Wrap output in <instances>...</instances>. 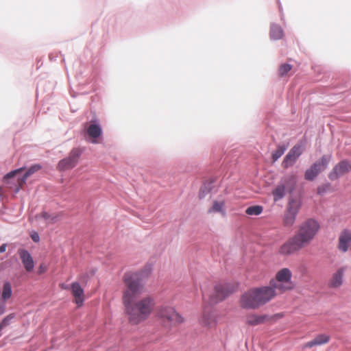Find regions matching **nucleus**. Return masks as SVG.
<instances>
[{
	"label": "nucleus",
	"mask_w": 351,
	"mask_h": 351,
	"mask_svg": "<svg viewBox=\"0 0 351 351\" xmlns=\"http://www.w3.org/2000/svg\"><path fill=\"white\" fill-rule=\"evenodd\" d=\"M148 275L149 271H140L125 273L123 277L125 288L122 302L128 320L132 325L145 321L155 308V300L151 295L135 300L144 291V280Z\"/></svg>",
	"instance_id": "1"
},
{
	"label": "nucleus",
	"mask_w": 351,
	"mask_h": 351,
	"mask_svg": "<svg viewBox=\"0 0 351 351\" xmlns=\"http://www.w3.org/2000/svg\"><path fill=\"white\" fill-rule=\"evenodd\" d=\"M319 229V224L314 219H308L304 221L295 234L297 239L304 247L314 239Z\"/></svg>",
	"instance_id": "2"
},
{
	"label": "nucleus",
	"mask_w": 351,
	"mask_h": 351,
	"mask_svg": "<svg viewBox=\"0 0 351 351\" xmlns=\"http://www.w3.org/2000/svg\"><path fill=\"white\" fill-rule=\"evenodd\" d=\"M237 289V286L231 283H215L208 295V302L211 304H215L222 302Z\"/></svg>",
	"instance_id": "3"
},
{
	"label": "nucleus",
	"mask_w": 351,
	"mask_h": 351,
	"mask_svg": "<svg viewBox=\"0 0 351 351\" xmlns=\"http://www.w3.org/2000/svg\"><path fill=\"white\" fill-rule=\"evenodd\" d=\"M291 277V271L288 268H282L276 273L275 281H271V285L275 291H278L280 293L292 290L295 285Z\"/></svg>",
	"instance_id": "4"
},
{
	"label": "nucleus",
	"mask_w": 351,
	"mask_h": 351,
	"mask_svg": "<svg viewBox=\"0 0 351 351\" xmlns=\"http://www.w3.org/2000/svg\"><path fill=\"white\" fill-rule=\"evenodd\" d=\"M156 317L167 326H176L184 322L183 317L176 312L174 308L169 306L159 307L157 310Z\"/></svg>",
	"instance_id": "5"
},
{
	"label": "nucleus",
	"mask_w": 351,
	"mask_h": 351,
	"mask_svg": "<svg viewBox=\"0 0 351 351\" xmlns=\"http://www.w3.org/2000/svg\"><path fill=\"white\" fill-rule=\"evenodd\" d=\"M331 159V155H324L319 160L315 162L305 171L304 178L306 180L312 181L317 176L324 171L328 166Z\"/></svg>",
	"instance_id": "6"
},
{
	"label": "nucleus",
	"mask_w": 351,
	"mask_h": 351,
	"mask_svg": "<svg viewBox=\"0 0 351 351\" xmlns=\"http://www.w3.org/2000/svg\"><path fill=\"white\" fill-rule=\"evenodd\" d=\"M82 152L79 148L73 149L68 157L60 160L57 169L59 171H66L73 169L77 164Z\"/></svg>",
	"instance_id": "7"
},
{
	"label": "nucleus",
	"mask_w": 351,
	"mask_h": 351,
	"mask_svg": "<svg viewBox=\"0 0 351 351\" xmlns=\"http://www.w3.org/2000/svg\"><path fill=\"white\" fill-rule=\"evenodd\" d=\"M304 246L293 236L285 242L278 249V253L282 256L293 254Z\"/></svg>",
	"instance_id": "8"
},
{
	"label": "nucleus",
	"mask_w": 351,
	"mask_h": 351,
	"mask_svg": "<svg viewBox=\"0 0 351 351\" xmlns=\"http://www.w3.org/2000/svg\"><path fill=\"white\" fill-rule=\"evenodd\" d=\"M259 307L270 301L276 295L272 287H263L252 289Z\"/></svg>",
	"instance_id": "9"
},
{
	"label": "nucleus",
	"mask_w": 351,
	"mask_h": 351,
	"mask_svg": "<svg viewBox=\"0 0 351 351\" xmlns=\"http://www.w3.org/2000/svg\"><path fill=\"white\" fill-rule=\"evenodd\" d=\"M296 178L295 176H289L285 178L282 183L278 184L276 188L272 191V195L275 202L282 199L285 195L286 185L291 184L293 186L295 185Z\"/></svg>",
	"instance_id": "10"
},
{
	"label": "nucleus",
	"mask_w": 351,
	"mask_h": 351,
	"mask_svg": "<svg viewBox=\"0 0 351 351\" xmlns=\"http://www.w3.org/2000/svg\"><path fill=\"white\" fill-rule=\"evenodd\" d=\"M239 305L241 308L245 309H256L259 308L254 291H253L252 289L241 295L239 300Z\"/></svg>",
	"instance_id": "11"
},
{
	"label": "nucleus",
	"mask_w": 351,
	"mask_h": 351,
	"mask_svg": "<svg viewBox=\"0 0 351 351\" xmlns=\"http://www.w3.org/2000/svg\"><path fill=\"white\" fill-rule=\"evenodd\" d=\"M350 171L351 164L347 160H342L333 167L332 171L328 175V178L331 180H335Z\"/></svg>",
	"instance_id": "12"
},
{
	"label": "nucleus",
	"mask_w": 351,
	"mask_h": 351,
	"mask_svg": "<svg viewBox=\"0 0 351 351\" xmlns=\"http://www.w3.org/2000/svg\"><path fill=\"white\" fill-rule=\"evenodd\" d=\"M301 154V146L299 145L293 146L284 158L282 162V167L287 169L288 167L293 166Z\"/></svg>",
	"instance_id": "13"
},
{
	"label": "nucleus",
	"mask_w": 351,
	"mask_h": 351,
	"mask_svg": "<svg viewBox=\"0 0 351 351\" xmlns=\"http://www.w3.org/2000/svg\"><path fill=\"white\" fill-rule=\"evenodd\" d=\"M351 243V230H343L339 237L338 248L342 252H346L348 250Z\"/></svg>",
	"instance_id": "14"
},
{
	"label": "nucleus",
	"mask_w": 351,
	"mask_h": 351,
	"mask_svg": "<svg viewBox=\"0 0 351 351\" xmlns=\"http://www.w3.org/2000/svg\"><path fill=\"white\" fill-rule=\"evenodd\" d=\"M18 254L25 270L30 272L34 267V262L30 254L25 249H19Z\"/></svg>",
	"instance_id": "15"
},
{
	"label": "nucleus",
	"mask_w": 351,
	"mask_h": 351,
	"mask_svg": "<svg viewBox=\"0 0 351 351\" xmlns=\"http://www.w3.org/2000/svg\"><path fill=\"white\" fill-rule=\"evenodd\" d=\"M71 289L75 302L78 306H82L84 300V293L80 283L77 282H73L71 285Z\"/></svg>",
	"instance_id": "16"
},
{
	"label": "nucleus",
	"mask_w": 351,
	"mask_h": 351,
	"mask_svg": "<svg viewBox=\"0 0 351 351\" xmlns=\"http://www.w3.org/2000/svg\"><path fill=\"white\" fill-rule=\"evenodd\" d=\"M330 340V336L325 334L317 335L313 340L306 342L302 346V348H311L314 346H321L327 343Z\"/></svg>",
	"instance_id": "17"
},
{
	"label": "nucleus",
	"mask_w": 351,
	"mask_h": 351,
	"mask_svg": "<svg viewBox=\"0 0 351 351\" xmlns=\"http://www.w3.org/2000/svg\"><path fill=\"white\" fill-rule=\"evenodd\" d=\"M267 320V317L264 315H257L250 313L245 317V323L250 326H256L265 323Z\"/></svg>",
	"instance_id": "18"
},
{
	"label": "nucleus",
	"mask_w": 351,
	"mask_h": 351,
	"mask_svg": "<svg viewBox=\"0 0 351 351\" xmlns=\"http://www.w3.org/2000/svg\"><path fill=\"white\" fill-rule=\"evenodd\" d=\"M36 218L37 220L43 221L46 224H51L60 220L61 216L60 214H49L47 212H42L36 215Z\"/></svg>",
	"instance_id": "19"
},
{
	"label": "nucleus",
	"mask_w": 351,
	"mask_h": 351,
	"mask_svg": "<svg viewBox=\"0 0 351 351\" xmlns=\"http://www.w3.org/2000/svg\"><path fill=\"white\" fill-rule=\"evenodd\" d=\"M199 323L204 326L210 327L215 323V317L210 310H204L199 319Z\"/></svg>",
	"instance_id": "20"
},
{
	"label": "nucleus",
	"mask_w": 351,
	"mask_h": 351,
	"mask_svg": "<svg viewBox=\"0 0 351 351\" xmlns=\"http://www.w3.org/2000/svg\"><path fill=\"white\" fill-rule=\"evenodd\" d=\"M344 271L345 268L341 267L332 275L329 282L330 287L336 288L342 285Z\"/></svg>",
	"instance_id": "21"
},
{
	"label": "nucleus",
	"mask_w": 351,
	"mask_h": 351,
	"mask_svg": "<svg viewBox=\"0 0 351 351\" xmlns=\"http://www.w3.org/2000/svg\"><path fill=\"white\" fill-rule=\"evenodd\" d=\"M226 203L225 201L221 200L217 201L215 200L213 202V205L208 208V213H220L223 217L226 215V210H225Z\"/></svg>",
	"instance_id": "22"
},
{
	"label": "nucleus",
	"mask_w": 351,
	"mask_h": 351,
	"mask_svg": "<svg viewBox=\"0 0 351 351\" xmlns=\"http://www.w3.org/2000/svg\"><path fill=\"white\" fill-rule=\"evenodd\" d=\"M86 133L92 138H97L101 134V127L96 123H91L86 128ZM92 143H95L96 141L93 139Z\"/></svg>",
	"instance_id": "23"
},
{
	"label": "nucleus",
	"mask_w": 351,
	"mask_h": 351,
	"mask_svg": "<svg viewBox=\"0 0 351 351\" xmlns=\"http://www.w3.org/2000/svg\"><path fill=\"white\" fill-rule=\"evenodd\" d=\"M300 202L299 200L293 199L289 202L286 211L297 215L300 209Z\"/></svg>",
	"instance_id": "24"
},
{
	"label": "nucleus",
	"mask_w": 351,
	"mask_h": 351,
	"mask_svg": "<svg viewBox=\"0 0 351 351\" xmlns=\"http://www.w3.org/2000/svg\"><path fill=\"white\" fill-rule=\"evenodd\" d=\"M12 286L9 282H5L3 286V290L1 293V298L4 301L10 299L12 296Z\"/></svg>",
	"instance_id": "25"
},
{
	"label": "nucleus",
	"mask_w": 351,
	"mask_h": 351,
	"mask_svg": "<svg viewBox=\"0 0 351 351\" xmlns=\"http://www.w3.org/2000/svg\"><path fill=\"white\" fill-rule=\"evenodd\" d=\"M296 216L295 214L286 211L283 217V225L287 227L292 226L295 223Z\"/></svg>",
	"instance_id": "26"
},
{
	"label": "nucleus",
	"mask_w": 351,
	"mask_h": 351,
	"mask_svg": "<svg viewBox=\"0 0 351 351\" xmlns=\"http://www.w3.org/2000/svg\"><path fill=\"white\" fill-rule=\"evenodd\" d=\"M283 36V32L280 27L278 25H274L271 28L270 37L272 39L278 40L280 39Z\"/></svg>",
	"instance_id": "27"
},
{
	"label": "nucleus",
	"mask_w": 351,
	"mask_h": 351,
	"mask_svg": "<svg viewBox=\"0 0 351 351\" xmlns=\"http://www.w3.org/2000/svg\"><path fill=\"white\" fill-rule=\"evenodd\" d=\"M41 168L40 165H34L32 166L28 170L25 172L23 177L19 180V184H22L25 182L26 179L31 176L32 174L34 173L35 172L40 170Z\"/></svg>",
	"instance_id": "28"
},
{
	"label": "nucleus",
	"mask_w": 351,
	"mask_h": 351,
	"mask_svg": "<svg viewBox=\"0 0 351 351\" xmlns=\"http://www.w3.org/2000/svg\"><path fill=\"white\" fill-rule=\"evenodd\" d=\"M263 212V207L261 206H252L248 207L245 213L248 215H258Z\"/></svg>",
	"instance_id": "29"
},
{
	"label": "nucleus",
	"mask_w": 351,
	"mask_h": 351,
	"mask_svg": "<svg viewBox=\"0 0 351 351\" xmlns=\"http://www.w3.org/2000/svg\"><path fill=\"white\" fill-rule=\"evenodd\" d=\"M287 147L284 145H278L277 149L273 152L272 154V159L273 161H276L279 158H280L283 154L285 153Z\"/></svg>",
	"instance_id": "30"
},
{
	"label": "nucleus",
	"mask_w": 351,
	"mask_h": 351,
	"mask_svg": "<svg viewBox=\"0 0 351 351\" xmlns=\"http://www.w3.org/2000/svg\"><path fill=\"white\" fill-rule=\"evenodd\" d=\"M15 317L14 313H10L5 316L0 323V331L8 326L11 321Z\"/></svg>",
	"instance_id": "31"
},
{
	"label": "nucleus",
	"mask_w": 351,
	"mask_h": 351,
	"mask_svg": "<svg viewBox=\"0 0 351 351\" xmlns=\"http://www.w3.org/2000/svg\"><path fill=\"white\" fill-rule=\"evenodd\" d=\"M292 69L291 65L289 64H283L280 66L279 69V75L280 76L285 75L289 71H290Z\"/></svg>",
	"instance_id": "32"
},
{
	"label": "nucleus",
	"mask_w": 351,
	"mask_h": 351,
	"mask_svg": "<svg viewBox=\"0 0 351 351\" xmlns=\"http://www.w3.org/2000/svg\"><path fill=\"white\" fill-rule=\"evenodd\" d=\"M23 171V168H20V169H18L16 170H14V171H12L8 173H7L5 176H4V179H8V178H12L14 177L16 173L21 172Z\"/></svg>",
	"instance_id": "33"
},
{
	"label": "nucleus",
	"mask_w": 351,
	"mask_h": 351,
	"mask_svg": "<svg viewBox=\"0 0 351 351\" xmlns=\"http://www.w3.org/2000/svg\"><path fill=\"white\" fill-rule=\"evenodd\" d=\"M47 269V267L44 264H40L38 269V273L39 274H42L43 273H45Z\"/></svg>",
	"instance_id": "34"
},
{
	"label": "nucleus",
	"mask_w": 351,
	"mask_h": 351,
	"mask_svg": "<svg viewBox=\"0 0 351 351\" xmlns=\"http://www.w3.org/2000/svg\"><path fill=\"white\" fill-rule=\"evenodd\" d=\"M5 311V304L0 301V315H3Z\"/></svg>",
	"instance_id": "35"
},
{
	"label": "nucleus",
	"mask_w": 351,
	"mask_h": 351,
	"mask_svg": "<svg viewBox=\"0 0 351 351\" xmlns=\"http://www.w3.org/2000/svg\"><path fill=\"white\" fill-rule=\"evenodd\" d=\"M205 195H206V194H205L204 189V188H202V189H200L199 194V198H203V197H204Z\"/></svg>",
	"instance_id": "36"
},
{
	"label": "nucleus",
	"mask_w": 351,
	"mask_h": 351,
	"mask_svg": "<svg viewBox=\"0 0 351 351\" xmlns=\"http://www.w3.org/2000/svg\"><path fill=\"white\" fill-rule=\"evenodd\" d=\"M32 239L35 242H38L39 241V237L37 234L32 235Z\"/></svg>",
	"instance_id": "37"
},
{
	"label": "nucleus",
	"mask_w": 351,
	"mask_h": 351,
	"mask_svg": "<svg viewBox=\"0 0 351 351\" xmlns=\"http://www.w3.org/2000/svg\"><path fill=\"white\" fill-rule=\"evenodd\" d=\"M6 250V244H3L0 246V253L4 252Z\"/></svg>",
	"instance_id": "38"
},
{
	"label": "nucleus",
	"mask_w": 351,
	"mask_h": 351,
	"mask_svg": "<svg viewBox=\"0 0 351 351\" xmlns=\"http://www.w3.org/2000/svg\"><path fill=\"white\" fill-rule=\"evenodd\" d=\"M60 287L63 289H68V286L67 285H65L64 284H61L60 285Z\"/></svg>",
	"instance_id": "39"
},
{
	"label": "nucleus",
	"mask_w": 351,
	"mask_h": 351,
	"mask_svg": "<svg viewBox=\"0 0 351 351\" xmlns=\"http://www.w3.org/2000/svg\"><path fill=\"white\" fill-rule=\"evenodd\" d=\"M317 192H318V193H319V194H320V193H322L321 188H318V189H317Z\"/></svg>",
	"instance_id": "40"
}]
</instances>
